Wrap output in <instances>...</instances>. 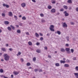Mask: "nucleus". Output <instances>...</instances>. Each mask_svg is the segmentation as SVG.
<instances>
[{"label": "nucleus", "instance_id": "obj_1", "mask_svg": "<svg viewBox=\"0 0 78 78\" xmlns=\"http://www.w3.org/2000/svg\"><path fill=\"white\" fill-rule=\"evenodd\" d=\"M3 56L5 57L4 59L5 61H9V56L7 54H4L3 55Z\"/></svg>", "mask_w": 78, "mask_h": 78}, {"label": "nucleus", "instance_id": "obj_2", "mask_svg": "<svg viewBox=\"0 0 78 78\" xmlns=\"http://www.w3.org/2000/svg\"><path fill=\"white\" fill-rule=\"evenodd\" d=\"M63 14H65V16L66 17H67L69 16V14L67 12V11H65L64 12Z\"/></svg>", "mask_w": 78, "mask_h": 78}, {"label": "nucleus", "instance_id": "obj_3", "mask_svg": "<svg viewBox=\"0 0 78 78\" xmlns=\"http://www.w3.org/2000/svg\"><path fill=\"white\" fill-rule=\"evenodd\" d=\"M62 26L63 28H64V27L67 28V25L66 24V23L65 22L63 24Z\"/></svg>", "mask_w": 78, "mask_h": 78}, {"label": "nucleus", "instance_id": "obj_4", "mask_svg": "<svg viewBox=\"0 0 78 78\" xmlns=\"http://www.w3.org/2000/svg\"><path fill=\"white\" fill-rule=\"evenodd\" d=\"M21 6L23 8H24V7H25L26 6V4L25 3H23L21 4Z\"/></svg>", "mask_w": 78, "mask_h": 78}, {"label": "nucleus", "instance_id": "obj_5", "mask_svg": "<svg viewBox=\"0 0 78 78\" xmlns=\"http://www.w3.org/2000/svg\"><path fill=\"white\" fill-rule=\"evenodd\" d=\"M3 6L4 7H5V6L6 7V8H8L9 7V5H6V4H3Z\"/></svg>", "mask_w": 78, "mask_h": 78}, {"label": "nucleus", "instance_id": "obj_6", "mask_svg": "<svg viewBox=\"0 0 78 78\" xmlns=\"http://www.w3.org/2000/svg\"><path fill=\"white\" fill-rule=\"evenodd\" d=\"M51 12H56V10L55 9H53L51 10Z\"/></svg>", "mask_w": 78, "mask_h": 78}, {"label": "nucleus", "instance_id": "obj_7", "mask_svg": "<svg viewBox=\"0 0 78 78\" xmlns=\"http://www.w3.org/2000/svg\"><path fill=\"white\" fill-rule=\"evenodd\" d=\"M74 75L75 76L76 78H78V73H75Z\"/></svg>", "mask_w": 78, "mask_h": 78}, {"label": "nucleus", "instance_id": "obj_8", "mask_svg": "<svg viewBox=\"0 0 78 78\" xmlns=\"http://www.w3.org/2000/svg\"><path fill=\"white\" fill-rule=\"evenodd\" d=\"M9 23V22L8 21H4V24L5 25H8Z\"/></svg>", "mask_w": 78, "mask_h": 78}, {"label": "nucleus", "instance_id": "obj_9", "mask_svg": "<svg viewBox=\"0 0 78 78\" xmlns=\"http://www.w3.org/2000/svg\"><path fill=\"white\" fill-rule=\"evenodd\" d=\"M9 16H10V17H12V12H9Z\"/></svg>", "mask_w": 78, "mask_h": 78}, {"label": "nucleus", "instance_id": "obj_10", "mask_svg": "<svg viewBox=\"0 0 78 78\" xmlns=\"http://www.w3.org/2000/svg\"><path fill=\"white\" fill-rule=\"evenodd\" d=\"M64 67H69V65L68 64H65L64 65Z\"/></svg>", "mask_w": 78, "mask_h": 78}, {"label": "nucleus", "instance_id": "obj_11", "mask_svg": "<svg viewBox=\"0 0 78 78\" xmlns=\"http://www.w3.org/2000/svg\"><path fill=\"white\" fill-rule=\"evenodd\" d=\"M63 7L64 9H68V7L66 5H63Z\"/></svg>", "mask_w": 78, "mask_h": 78}, {"label": "nucleus", "instance_id": "obj_12", "mask_svg": "<svg viewBox=\"0 0 78 78\" xmlns=\"http://www.w3.org/2000/svg\"><path fill=\"white\" fill-rule=\"evenodd\" d=\"M1 50L3 51H6V49L5 48H1Z\"/></svg>", "mask_w": 78, "mask_h": 78}, {"label": "nucleus", "instance_id": "obj_13", "mask_svg": "<svg viewBox=\"0 0 78 78\" xmlns=\"http://www.w3.org/2000/svg\"><path fill=\"white\" fill-rule=\"evenodd\" d=\"M55 33H57L58 34L60 35L61 34V32L60 31H57V32H55Z\"/></svg>", "mask_w": 78, "mask_h": 78}, {"label": "nucleus", "instance_id": "obj_14", "mask_svg": "<svg viewBox=\"0 0 78 78\" xmlns=\"http://www.w3.org/2000/svg\"><path fill=\"white\" fill-rule=\"evenodd\" d=\"M60 63H61V64H65L66 61L62 60H61L60 61Z\"/></svg>", "mask_w": 78, "mask_h": 78}, {"label": "nucleus", "instance_id": "obj_15", "mask_svg": "<svg viewBox=\"0 0 78 78\" xmlns=\"http://www.w3.org/2000/svg\"><path fill=\"white\" fill-rule=\"evenodd\" d=\"M13 73L15 75H18L19 74V72H14Z\"/></svg>", "mask_w": 78, "mask_h": 78}, {"label": "nucleus", "instance_id": "obj_16", "mask_svg": "<svg viewBox=\"0 0 78 78\" xmlns=\"http://www.w3.org/2000/svg\"><path fill=\"white\" fill-rule=\"evenodd\" d=\"M61 51L62 52H64L65 51V49L63 48H62L61 49Z\"/></svg>", "mask_w": 78, "mask_h": 78}, {"label": "nucleus", "instance_id": "obj_17", "mask_svg": "<svg viewBox=\"0 0 78 78\" xmlns=\"http://www.w3.org/2000/svg\"><path fill=\"white\" fill-rule=\"evenodd\" d=\"M10 27H11V28H12V30H15V27L12 25H10Z\"/></svg>", "mask_w": 78, "mask_h": 78}, {"label": "nucleus", "instance_id": "obj_18", "mask_svg": "<svg viewBox=\"0 0 78 78\" xmlns=\"http://www.w3.org/2000/svg\"><path fill=\"white\" fill-rule=\"evenodd\" d=\"M55 3H56V1L55 0H52V4H55Z\"/></svg>", "mask_w": 78, "mask_h": 78}, {"label": "nucleus", "instance_id": "obj_19", "mask_svg": "<svg viewBox=\"0 0 78 78\" xmlns=\"http://www.w3.org/2000/svg\"><path fill=\"white\" fill-rule=\"evenodd\" d=\"M35 35L37 37H39V34H38L37 33H35Z\"/></svg>", "mask_w": 78, "mask_h": 78}, {"label": "nucleus", "instance_id": "obj_20", "mask_svg": "<svg viewBox=\"0 0 78 78\" xmlns=\"http://www.w3.org/2000/svg\"><path fill=\"white\" fill-rule=\"evenodd\" d=\"M7 29L9 30V31H11V28L9 27H7Z\"/></svg>", "mask_w": 78, "mask_h": 78}, {"label": "nucleus", "instance_id": "obj_21", "mask_svg": "<svg viewBox=\"0 0 78 78\" xmlns=\"http://www.w3.org/2000/svg\"><path fill=\"white\" fill-rule=\"evenodd\" d=\"M66 51H70V48H66Z\"/></svg>", "mask_w": 78, "mask_h": 78}, {"label": "nucleus", "instance_id": "obj_22", "mask_svg": "<svg viewBox=\"0 0 78 78\" xmlns=\"http://www.w3.org/2000/svg\"><path fill=\"white\" fill-rule=\"evenodd\" d=\"M48 8L49 9H51V8H52L51 6L50 5H49L48 6Z\"/></svg>", "mask_w": 78, "mask_h": 78}, {"label": "nucleus", "instance_id": "obj_23", "mask_svg": "<svg viewBox=\"0 0 78 78\" xmlns=\"http://www.w3.org/2000/svg\"><path fill=\"white\" fill-rule=\"evenodd\" d=\"M67 2L68 3H72V1L71 0H68L67 1Z\"/></svg>", "mask_w": 78, "mask_h": 78}, {"label": "nucleus", "instance_id": "obj_24", "mask_svg": "<svg viewBox=\"0 0 78 78\" xmlns=\"http://www.w3.org/2000/svg\"><path fill=\"white\" fill-rule=\"evenodd\" d=\"M55 65L57 67H58L59 66V64L58 63H56L55 64Z\"/></svg>", "mask_w": 78, "mask_h": 78}, {"label": "nucleus", "instance_id": "obj_25", "mask_svg": "<svg viewBox=\"0 0 78 78\" xmlns=\"http://www.w3.org/2000/svg\"><path fill=\"white\" fill-rule=\"evenodd\" d=\"M36 51L37 53H41V51L40 50L37 49L36 50Z\"/></svg>", "mask_w": 78, "mask_h": 78}, {"label": "nucleus", "instance_id": "obj_26", "mask_svg": "<svg viewBox=\"0 0 78 78\" xmlns=\"http://www.w3.org/2000/svg\"><path fill=\"white\" fill-rule=\"evenodd\" d=\"M66 38L67 41H69V36H67L66 37Z\"/></svg>", "mask_w": 78, "mask_h": 78}, {"label": "nucleus", "instance_id": "obj_27", "mask_svg": "<svg viewBox=\"0 0 78 78\" xmlns=\"http://www.w3.org/2000/svg\"><path fill=\"white\" fill-rule=\"evenodd\" d=\"M28 44L29 45H32V43L30 41L28 42Z\"/></svg>", "mask_w": 78, "mask_h": 78}, {"label": "nucleus", "instance_id": "obj_28", "mask_svg": "<svg viewBox=\"0 0 78 78\" xmlns=\"http://www.w3.org/2000/svg\"><path fill=\"white\" fill-rule=\"evenodd\" d=\"M40 16L41 17H43L44 16V15L42 13L40 14Z\"/></svg>", "mask_w": 78, "mask_h": 78}, {"label": "nucleus", "instance_id": "obj_29", "mask_svg": "<svg viewBox=\"0 0 78 78\" xmlns=\"http://www.w3.org/2000/svg\"><path fill=\"white\" fill-rule=\"evenodd\" d=\"M49 29H50V30H51V31H55V30H54V29H53V28H49Z\"/></svg>", "mask_w": 78, "mask_h": 78}, {"label": "nucleus", "instance_id": "obj_30", "mask_svg": "<svg viewBox=\"0 0 78 78\" xmlns=\"http://www.w3.org/2000/svg\"><path fill=\"white\" fill-rule=\"evenodd\" d=\"M3 72H4V71H3V69H0V72L1 73H3Z\"/></svg>", "mask_w": 78, "mask_h": 78}, {"label": "nucleus", "instance_id": "obj_31", "mask_svg": "<svg viewBox=\"0 0 78 78\" xmlns=\"http://www.w3.org/2000/svg\"><path fill=\"white\" fill-rule=\"evenodd\" d=\"M30 65L31 64H30V63L28 62L27 64V66H30Z\"/></svg>", "mask_w": 78, "mask_h": 78}, {"label": "nucleus", "instance_id": "obj_32", "mask_svg": "<svg viewBox=\"0 0 78 78\" xmlns=\"http://www.w3.org/2000/svg\"><path fill=\"white\" fill-rule=\"evenodd\" d=\"M49 28H54V26L53 25H51L50 27Z\"/></svg>", "mask_w": 78, "mask_h": 78}, {"label": "nucleus", "instance_id": "obj_33", "mask_svg": "<svg viewBox=\"0 0 78 78\" xmlns=\"http://www.w3.org/2000/svg\"><path fill=\"white\" fill-rule=\"evenodd\" d=\"M22 19H23V20H26V17L25 16H23L22 18Z\"/></svg>", "mask_w": 78, "mask_h": 78}, {"label": "nucleus", "instance_id": "obj_34", "mask_svg": "<svg viewBox=\"0 0 78 78\" xmlns=\"http://www.w3.org/2000/svg\"><path fill=\"white\" fill-rule=\"evenodd\" d=\"M36 57H34L33 58V61H34V62H35V61H36Z\"/></svg>", "mask_w": 78, "mask_h": 78}, {"label": "nucleus", "instance_id": "obj_35", "mask_svg": "<svg viewBox=\"0 0 78 78\" xmlns=\"http://www.w3.org/2000/svg\"><path fill=\"white\" fill-rule=\"evenodd\" d=\"M17 32L18 33H21V31L20 30H17Z\"/></svg>", "mask_w": 78, "mask_h": 78}, {"label": "nucleus", "instance_id": "obj_36", "mask_svg": "<svg viewBox=\"0 0 78 78\" xmlns=\"http://www.w3.org/2000/svg\"><path fill=\"white\" fill-rule=\"evenodd\" d=\"M21 54V53L20 52H19L17 54V56H19Z\"/></svg>", "mask_w": 78, "mask_h": 78}, {"label": "nucleus", "instance_id": "obj_37", "mask_svg": "<svg viewBox=\"0 0 78 78\" xmlns=\"http://www.w3.org/2000/svg\"><path fill=\"white\" fill-rule=\"evenodd\" d=\"M60 11L63 12L64 11V9H60Z\"/></svg>", "mask_w": 78, "mask_h": 78}, {"label": "nucleus", "instance_id": "obj_38", "mask_svg": "<svg viewBox=\"0 0 78 78\" xmlns=\"http://www.w3.org/2000/svg\"><path fill=\"white\" fill-rule=\"evenodd\" d=\"M14 17L15 20H17V16H14Z\"/></svg>", "mask_w": 78, "mask_h": 78}, {"label": "nucleus", "instance_id": "obj_39", "mask_svg": "<svg viewBox=\"0 0 78 78\" xmlns=\"http://www.w3.org/2000/svg\"><path fill=\"white\" fill-rule=\"evenodd\" d=\"M71 51L72 52V53H73V51H74V50H73V49H71Z\"/></svg>", "mask_w": 78, "mask_h": 78}, {"label": "nucleus", "instance_id": "obj_40", "mask_svg": "<svg viewBox=\"0 0 78 78\" xmlns=\"http://www.w3.org/2000/svg\"><path fill=\"white\" fill-rule=\"evenodd\" d=\"M40 41H43V40H44V38H43V37H41L40 38Z\"/></svg>", "mask_w": 78, "mask_h": 78}, {"label": "nucleus", "instance_id": "obj_41", "mask_svg": "<svg viewBox=\"0 0 78 78\" xmlns=\"http://www.w3.org/2000/svg\"><path fill=\"white\" fill-rule=\"evenodd\" d=\"M70 24H71V25H74L75 23H73V22H71L70 23Z\"/></svg>", "mask_w": 78, "mask_h": 78}, {"label": "nucleus", "instance_id": "obj_42", "mask_svg": "<svg viewBox=\"0 0 78 78\" xmlns=\"http://www.w3.org/2000/svg\"><path fill=\"white\" fill-rule=\"evenodd\" d=\"M2 16L3 17H5V14L4 13H2Z\"/></svg>", "mask_w": 78, "mask_h": 78}, {"label": "nucleus", "instance_id": "obj_43", "mask_svg": "<svg viewBox=\"0 0 78 78\" xmlns=\"http://www.w3.org/2000/svg\"><path fill=\"white\" fill-rule=\"evenodd\" d=\"M45 22V21L44 20H41V22L44 23V22Z\"/></svg>", "mask_w": 78, "mask_h": 78}, {"label": "nucleus", "instance_id": "obj_44", "mask_svg": "<svg viewBox=\"0 0 78 78\" xmlns=\"http://www.w3.org/2000/svg\"><path fill=\"white\" fill-rule=\"evenodd\" d=\"M76 10L77 12H78V7H77L76 9Z\"/></svg>", "mask_w": 78, "mask_h": 78}, {"label": "nucleus", "instance_id": "obj_45", "mask_svg": "<svg viewBox=\"0 0 78 78\" xmlns=\"http://www.w3.org/2000/svg\"><path fill=\"white\" fill-rule=\"evenodd\" d=\"M21 62H23V59L21 58Z\"/></svg>", "mask_w": 78, "mask_h": 78}, {"label": "nucleus", "instance_id": "obj_46", "mask_svg": "<svg viewBox=\"0 0 78 78\" xmlns=\"http://www.w3.org/2000/svg\"><path fill=\"white\" fill-rule=\"evenodd\" d=\"M9 50L11 51H12V48H9Z\"/></svg>", "mask_w": 78, "mask_h": 78}, {"label": "nucleus", "instance_id": "obj_47", "mask_svg": "<svg viewBox=\"0 0 78 78\" xmlns=\"http://www.w3.org/2000/svg\"><path fill=\"white\" fill-rule=\"evenodd\" d=\"M66 47H69V44H66Z\"/></svg>", "mask_w": 78, "mask_h": 78}, {"label": "nucleus", "instance_id": "obj_48", "mask_svg": "<svg viewBox=\"0 0 78 78\" xmlns=\"http://www.w3.org/2000/svg\"><path fill=\"white\" fill-rule=\"evenodd\" d=\"M32 2H34V3H36V0H32Z\"/></svg>", "mask_w": 78, "mask_h": 78}, {"label": "nucleus", "instance_id": "obj_49", "mask_svg": "<svg viewBox=\"0 0 78 78\" xmlns=\"http://www.w3.org/2000/svg\"><path fill=\"white\" fill-rule=\"evenodd\" d=\"M45 50H47V47L45 46L44 47Z\"/></svg>", "mask_w": 78, "mask_h": 78}, {"label": "nucleus", "instance_id": "obj_50", "mask_svg": "<svg viewBox=\"0 0 78 78\" xmlns=\"http://www.w3.org/2000/svg\"><path fill=\"white\" fill-rule=\"evenodd\" d=\"M37 70H38V69H34L35 72H37Z\"/></svg>", "mask_w": 78, "mask_h": 78}, {"label": "nucleus", "instance_id": "obj_51", "mask_svg": "<svg viewBox=\"0 0 78 78\" xmlns=\"http://www.w3.org/2000/svg\"><path fill=\"white\" fill-rule=\"evenodd\" d=\"M73 60H76V57H74L73 58Z\"/></svg>", "mask_w": 78, "mask_h": 78}, {"label": "nucleus", "instance_id": "obj_52", "mask_svg": "<svg viewBox=\"0 0 78 78\" xmlns=\"http://www.w3.org/2000/svg\"><path fill=\"white\" fill-rule=\"evenodd\" d=\"M60 14V13H59V12H58L56 14L57 15V16H59V14Z\"/></svg>", "mask_w": 78, "mask_h": 78}, {"label": "nucleus", "instance_id": "obj_53", "mask_svg": "<svg viewBox=\"0 0 78 78\" xmlns=\"http://www.w3.org/2000/svg\"><path fill=\"white\" fill-rule=\"evenodd\" d=\"M36 45H40V43H37Z\"/></svg>", "mask_w": 78, "mask_h": 78}, {"label": "nucleus", "instance_id": "obj_54", "mask_svg": "<svg viewBox=\"0 0 78 78\" xmlns=\"http://www.w3.org/2000/svg\"><path fill=\"white\" fill-rule=\"evenodd\" d=\"M11 78H13V77H14V76H13V75H11Z\"/></svg>", "mask_w": 78, "mask_h": 78}, {"label": "nucleus", "instance_id": "obj_55", "mask_svg": "<svg viewBox=\"0 0 78 78\" xmlns=\"http://www.w3.org/2000/svg\"><path fill=\"white\" fill-rule=\"evenodd\" d=\"M49 35H50V34L49 33L47 34V36H49Z\"/></svg>", "mask_w": 78, "mask_h": 78}, {"label": "nucleus", "instance_id": "obj_56", "mask_svg": "<svg viewBox=\"0 0 78 78\" xmlns=\"http://www.w3.org/2000/svg\"><path fill=\"white\" fill-rule=\"evenodd\" d=\"M42 69H40L39 70V72H42Z\"/></svg>", "mask_w": 78, "mask_h": 78}, {"label": "nucleus", "instance_id": "obj_57", "mask_svg": "<svg viewBox=\"0 0 78 78\" xmlns=\"http://www.w3.org/2000/svg\"><path fill=\"white\" fill-rule=\"evenodd\" d=\"M71 53V52L70 51H68V52H67V53H69V54Z\"/></svg>", "mask_w": 78, "mask_h": 78}, {"label": "nucleus", "instance_id": "obj_58", "mask_svg": "<svg viewBox=\"0 0 78 78\" xmlns=\"http://www.w3.org/2000/svg\"><path fill=\"white\" fill-rule=\"evenodd\" d=\"M16 26L17 28H19V26L18 25H16Z\"/></svg>", "mask_w": 78, "mask_h": 78}, {"label": "nucleus", "instance_id": "obj_59", "mask_svg": "<svg viewBox=\"0 0 78 78\" xmlns=\"http://www.w3.org/2000/svg\"><path fill=\"white\" fill-rule=\"evenodd\" d=\"M66 62H69V60L68 59L67 60Z\"/></svg>", "mask_w": 78, "mask_h": 78}, {"label": "nucleus", "instance_id": "obj_60", "mask_svg": "<svg viewBox=\"0 0 78 78\" xmlns=\"http://www.w3.org/2000/svg\"><path fill=\"white\" fill-rule=\"evenodd\" d=\"M2 53L1 52H0V56H2Z\"/></svg>", "mask_w": 78, "mask_h": 78}, {"label": "nucleus", "instance_id": "obj_61", "mask_svg": "<svg viewBox=\"0 0 78 78\" xmlns=\"http://www.w3.org/2000/svg\"><path fill=\"white\" fill-rule=\"evenodd\" d=\"M40 36H43L42 34L41 33L40 34Z\"/></svg>", "mask_w": 78, "mask_h": 78}, {"label": "nucleus", "instance_id": "obj_62", "mask_svg": "<svg viewBox=\"0 0 78 78\" xmlns=\"http://www.w3.org/2000/svg\"><path fill=\"white\" fill-rule=\"evenodd\" d=\"M1 61L3 62V61H4V60H3V59H2L1 60Z\"/></svg>", "mask_w": 78, "mask_h": 78}, {"label": "nucleus", "instance_id": "obj_63", "mask_svg": "<svg viewBox=\"0 0 78 78\" xmlns=\"http://www.w3.org/2000/svg\"><path fill=\"white\" fill-rule=\"evenodd\" d=\"M4 78H8V77H5V76H4Z\"/></svg>", "mask_w": 78, "mask_h": 78}, {"label": "nucleus", "instance_id": "obj_64", "mask_svg": "<svg viewBox=\"0 0 78 78\" xmlns=\"http://www.w3.org/2000/svg\"><path fill=\"white\" fill-rule=\"evenodd\" d=\"M28 35L29 34V33L28 32L26 33Z\"/></svg>", "mask_w": 78, "mask_h": 78}]
</instances>
